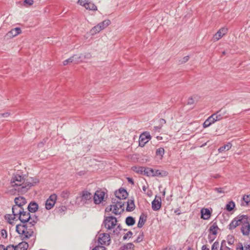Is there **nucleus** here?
I'll return each mask as SVG.
<instances>
[{"label": "nucleus", "mask_w": 250, "mask_h": 250, "mask_svg": "<svg viewBox=\"0 0 250 250\" xmlns=\"http://www.w3.org/2000/svg\"><path fill=\"white\" fill-rule=\"evenodd\" d=\"M118 207L120 209H121V210L120 211L121 213H122L124 212V206H125V203L124 202H122L121 201H119L118 202Z\"/></svg>", "instance_id": "8fccbe9b"}, {"label": "nucleus", "mask_w": 250, "mask_h": 250, "mask_svg": "<svg viewBox=\"0 0 250 250\" xmlns=\"http://www.w3.org/2000/svg\"><path fill=\"white\" fill-rule=\"evenodd\" d=\"M236 220L234 219L231 221L230 223L228 225V227L229 230H232L238 226L237 223H235Z\"/></svg>", "instance_id": "e433bc0d"}, {"label": "nucleus", "mask_w": 250, "mask_h": 250, "mask_svg": "<svg viewBox=\"0 0 250 250\" xmlns=\"http://www.w3.org/2000/svg\"><path fill=\"white\" fill-rule=\"evenodd\" d=\"M219 229L216 222H214L213 225L210 227L208 231L210 234L216 235L217 233V230Z\"/></svg>", "instance_id": "a878e982"}, {"label": "nucleus", "mask_w": 250, "mask_h": 250, "mask_svg": "<svg viewBox=\"0 0 250 250\" xmlns=\"http://www.w3.org/2000/svg\"><path fill=\"white\" fill-rule=\"evenodd\" d=\"M105 192L100 190H96L93 196V201L96 205L100 204L104 199Z\"/></svg>", "instance_id": "0eeeda50"}, {"label": "nucleus", "mask_w": 250, "mask_h": 250, "mask_svg": "<svg viewBox=\"0 0 250 250\" xmlns=\"http://www.w3.org/2000/svg\"><path fill=\"white\" fill-rule=\"evenodd\" d=\"M98 241V243L102 245H109L111 241L110 235L106 233H102L100 235Z\"/></svg>", "instance_id": "1a4fd4ad"}, {"label": "nucleus", "mask_w": 250, "mask_h": 250, "mask_svg": "<svg viewBox=\"0 0 250 250\" xmlns=\"http://www.w3.org/2000/svg\"><path fill=\"white\" fill-rule=\"evenodd\" d=\"M21 171L14 173L11 178L10 183L11 184L15 183L16 182H20L22 183L25 181V175H21Z\"/></svg>", "instance_id": "9d476101"}, {"label": "nucleus", "mask_w": 250, "mask_h": 250, "mask_svg": "<svg viewBox=\"0 0 250 250\" xmlns=\"http://www.w3.org/2000/svg\"><path fill=\"white\" fill-rule=\"evenodd\" d=\"M10 115V113L5 112L3 113H0V118L7 117Z\"/></svg>", "instance_id": "680f3d73"}, {"label": "nucleus", "mask_w": 250, "mask_h": 250, "mask_svg": "<svg viewBox=\"0 0 250 250\" xmlns=\"http://www.w3.org/2000/svg\"><path fill=\"white\" fill-rule=\"evenodd\" d=\"M144 175L147 176L153 177V174L154 173V169L150 167H145Z\"/></svg>", "instance_id": "473e14b6"}, {"label": "nucleus", "mask_w": 250, "mask_h": 250, "mask_svg": "<svg viewBox=\"0 0 250 250\" xmlns=\"http://www.w3.org/2000/svg\"><path fill=\"white\" fill-rule=\"evenodd\" d=\"M5 250H16V248H15V246L13 245H9L7 246L6 248H5Z\"/></svg>", "instance_id": "6e6d98bb"}, {"label": "nucleus", "mask_w": 250, "mask_h": 250, "mask_svg": "<svg viewBox=\"0 0 250 250\" xmlns=\"http://www.w3.org/2000/svg\"><path fill=\"white\" fill-rule=\"evenodd\" d=\"M39 209V205L35 201H31L27 207L28 210L31 213L36 212Z\"/></svg>", "instance_id": "dca6fc26"}, {"label": "nucleus", "mask_w": 250, "mask_h": 250, "mask_svg": "<svg viewBox=\"0 0 250 250\" xmlns=\"http://www.w3.org/2000/svg\"><path fill=\"white\" fill-rule=\"evenodd\" d=\"M159 129H161L162 127V126H163V125L166 124V120L162 118H161L159 120Z\"/></svg>", "instance_id": "603ef678"}, {"label": "nucleus", "mask_w": 250, "mask_h": 250, "mask_svg": "<svg viewBox=\"0 0 250 250\" xmlns=\"http://www.w3.org/2000/svg\"><path fill=\"white\" fill-rule=\"evenodd\" d=\"M214 190L218 193H224V191L222 190L221 188H216Z\"/></svg>", "instance_id": "0e129e2a"}, {"label": "nucleus", "mask_w": 250, "mask_h": 250, "mask_svg": "<svg viewBox=\"0 0 250 250\" xmlns=\"http://www.w3.org/2000/svg\"><path fill=\"white\" fill-rule=\"evenodd\" d=\"M219 243L218 241H215L213 243L211 246V250H218V248L219 247Z\"/></svg>", "instance_id": "09e8293b"}, {"label": "nucleus", "mask_w": 250, "mask_h": 250, "mask_svg": "<svg viewBox=\"0 0 250 250\" xmlns=\"http://www.w3.org/2000/svg\"><path fill=\"white\" fill-rule=\"evenodd\" d=\"M168 175V172L165 170H160L159 169L154 170L153 177L154 176H161L165 177Z\"/></svg>", "instance_id": "cd10ccee"}, {"label": "nucleus", "mask_w": 250, "mask_h": 250, "mask_svg": "<svg viewBox=\"0 0 250 250\" xmlns=\"http://www.w3.org/2000/svg\"><path fill=\"white\" fill-rule=\"evenodd\" d=\"M195 97H191L188 98L187 104L188 105H193L195 104L197 100H195Z\"/></svg>", "instance_id": "a18cd8bd"}, {"label": "nucleus", "mask_w": 250, "mask_h": 250, "mask_svg": "<svg viewBox=\"0 0 250 250\" xmlns=\"http://www.w3.org/2000/svg\"><path fill=\"white\" fill-rule=\"evenodd\" d=\"M111 23V21L109 20H105L99 23L98 24L99 26H100V28H102V30H103L105 27L108 26Z\"/></svg>", "instance_id": "f704fd0d"}, {"label": "nucleus", "mask_w": 250, "mask_h": 250, "mask_svg": "<svg viewBox=\"0 0 250 250\" xmlns=\"http://www.w3.org/2000/svg\"><path fill=\"white\" fill-rule=\"evenodd\" d=\"M133 233L131 231H128L126 234L124 235V236L123 237V240H125L127 239L128 237H131Z\"/></svg>", "instance_id": "3c124183"}, {"label": "nucleus", "mask_w": 250, "mask_h": 250, "mask_svg": "<svg viewBox=\"0 0 250 250\" xmlns=\"http://www.w3.org/2000/svg\"><path fill=\"white\" fill-rule=\"evenodd\" d=\"M122 227L121 224H118L116 228L113 230V234L114 235H118L120 233V231L122 230Z\"/></svg>", "instance_id": "c03bdc74"}, {"label": "nucleus", "mask_w": 250, "mask_h": 250, "mask_svg": "<svg viewBox=\"0 0 250 250\" xmlns=\"http://www.w3.org/2000/svg\"><path fill=\"white\" fill-rule=\"evenodd\" d=\"M57 198V196L56 194H52L46 200L45 202V208L47 210H49L54 207L56 203Z\"/></svg>", "instance_id": "6e6552de"}, {"label": "nucleus", "mask_w": 250, "mask_h": 250, "mask_svg": "<svg viewBox=\"0 0 250 250\" xmlns=\"http://www.w3.org/2000/svg\"><path fill=\"white\" fill-rule=\"evenodd\" d=\"M234 237L232 235H228L227 236L228 243L229 245H232L234 242Z\"/></svg>", "instance_id": "79ce46f5"}, {"label": "nucleus", "mask_w": 250, "mask_h": 250, "mask_svg": "<svg viewBox=\"0 0 250 250\" xmlns=\"http://www.w3.org/2000/svg\"><path fill=\"white\" fill-rule=\"evenodd\" d=\"M18 209V207L13 206L12 208V214H7L5 215L4 218L10 224H12L13 222L11 220L16 219V216L19 215L18 219L19 220L22 219H29V221L31 219V212L29 211L27 212L24 210H19L17 212H15V210Z\"/></svg>", "instance_id": "f03ea898"}, {"label": "nucleus", "mask_w": 250, "mask_h": 250, "mask_svg": "<svg viewBox=\"0 0 250 250\" xmlns=\"http://www.w3.org/2000/svg\"><path fill=\"white\" fill-rule=\"evenodd\" d=\"M145 167L141 166H133L131 169L137 173L144 174Z\"/></svg>", "instance_id": "bb28decb"}, {"label": "nucleus", "mask_w": 250, "mask_h": 250, "mask_svg": "<svg viewBox=\"0 0 250 250\" xmlns=\"http://www.w3.org/2000/svg\"><path fill=\"white\" fill-rule=\"evenodd\" d=\"M85 8L86 9H88L92 11H96L97 10V6L95 4L91 1H87L86 4H85Z\"/></svg>", "instance_id": "c756f323"}, {"label": "nucleus", "mask_w": 250, "mask_h": 250, "mask_svg": "<svg viewBox=\"0 0 250 250\" xmlns=\"http://www.w3.org/2000/svg\"><path fill=\"white\" fill-rule=\"evenodd\" d=\"M21 224L16 226V231L22 237L21 240H26L33 236L34 232L33 229L30 228L28 222L29 219H22L20 220Z\"/></svg>", "instance_id": "f257e3e1"}, {"label": "nucleus", "mask_w": 250, "mask_h": 250, "mask_svg": "<svg viewBox=\"0 0 250 250\" xmlns=\"http://www.w3.org/2000/svg\"><path fill=\"white\" fill-rule=\"evenodd\" d=\"M115 195L116 198L122 200L126 199L128 196V193L125 189L121 188L118 191L115 192Z\"/></svg>", "instance_id": "9b49d317"}, {"label": "nucleus", "mask_w": 250, "mask_h": 250, "mask_svg": "<svg viewBox=\"0 0 250 250\" xmlns=\"http://www.w3.org/2000/svg\"><path fill=\"white\" fill-rule=\"evenodd\" d=\"M165 153L164 148L163 147H160L156 150V155L157 156H160L163 157Z\"/></svg>", "instance_id": "a19ab883"}, {"label": "nucleus", "mask_w": 250, "mask_h": 250, "mask_svg": "<svg viewBox=\"0 0 250 250\" xmlns=\"http://www.w3.org/2000/svg\"><path fill=\"white\" fill-rule=\"evenodd\" d=\"M112 209V205H110L107 207L105 209V211L106 212H109L110 211H111Z\"/></svg>", "instance_id": "69168bd1"}, {"label": "nucleus", "mask_w": 250, "mask_h": 250, "mask_svg": "<svg viewBox=\"0 0 250 250\" xmlns=\"http://www.w3.org/2000/svg\"><path fill=\"white\" fill-rule=\"evenodd\" d=\"M243 201L246 203V205L243 206H248L249 202H250V194L244 195L243 197Z\"/></svg>", "instance_id": "37998d69"}, {"label": "nucleus", "mask_w": 250, "mask_h": 250, "mask_svg": "<svg viewBox=\"0 0 250 250\" xmlns=\"http://www.w3.org/2000/svg\"><path fill=\"white\" fill-rule=\"evenodd\" d=\"M235 207V203L233 201H230L227 204L226 206V209L228 211H232Z\"/></svg>", "instance_id": "2f4dec72"}, {"label": "nucleus", "mask_w": 250, "mask_h": 250, "mask_svg": "<svg viewBox=\"0 0 250 250\" xmlns=\"http://www.w3.org/2000/svg\"><path fill=\"white\" fill-rule=\"evenodd\" d=\"M245 250H250V244H245Z\"/></svg>", "instance_id": "774afa93"}, {"label": "nucleus", "mask_w": 250, "mask_h": 250, "mask_svg": "<svg viewBox=\"0 0 250 250\" xmlns=\"http://www.w3.org/2000/svg\"><path fill=\"white\" fill-rule=\"evenodd\" d=\"M225 113H226V111H224L223 108H222L220 110L212 114L211 116H213V118H214V120L216 122L222 119L223 116Z\"/></svg>", "instance_id": "412c9836"}, {"label": "nucleus", "mask_w": 250, "mask_h": 250, "mask_svg": "<svg viewBox=\"0 0 250 250\" xmlns=\"http://www.w3.org/2000/svg\"><path fill=\"white\" fill-rule=\"evenodd\" d=\"M213 116H210L203 123V127L207 128L215 122L214 118H213Z\"/></svg>", "instance_id": "5701e85b"}, {"label": "nucleus", "mask_w": 250, "mask_h": 250, "mask_svg": "<svg viewBox=\"0 0 250 250\" xmlns=\"http://www.w3.org/2000/svg\"><path fill=\"white\" fill-rule=\"evenodd\" d=\"M211 211L208 208H202L201 210V218L204 220L208 219L211 216Z\"/></svg>", "instance_id": "f3484780"}, {"label": "nucleus", "mask_w": 250, "mask_h": 250, "mask_svg": "<svg viewBox=\"0 0 250 250\" xmlns=\"http://www.w3.org/2000/svg\"><path fill=\"white\" fill-rule=\"evenodd\" d=\"M236 250H244V247L242 243H239Z\"/></svg>", "instance_id": "bf43d9fd"}, {"label": "nucleus", "mask_w": 250, "mask_h": 250, "mask_svg": "<svg viewBox=\"0 0 250 250\" xmlns=\"http://www.w3.org/2000/svg\"><path fill=\"white\" fill-rule=\"evenodd\" d=\"M125 223L128 226H132L135 223V220L134 218L132 216H127L125 218Z\"/></svg>", "instance_id": "c85d7f7f"}, {"label": "nucleus", "mask_w": 250, "mask_h": 250, "mask_svg": "<svg viewBox=\"0 0 250 250\" xmlns=\"http://www.w3.org/2000/svg\"><path fill=\"white\" fill-rule=\"evenodd\" d=\"M125 250H134V245L132 243H128L125 245Z\"/></svg>", "instance_id": "49530a36"}, {"label": "nucleus", "mask_w": 250, "mask_h": 250, "mask_svg": "<svg viewBox=\"0 0 250 250\" xmlns=\"http://www.w3.org/2000/svg\"><path fill=\"white\" fill-rule=\"evenodd\" d=\"M151 136L148 132H144L139 137V146L143 147L151 139Z\"/></svg>", "instance_id": "423d86ee"}, {"label": "nucleus", "mask_w": 250, "mask_h": 250, "mask_svg": "<svg viewBox=\"0 0 250 250\" xmlns=\"http://www.w3.org/2000/svg\"><path fill=\"white\" fill-rule=\"evenodd\" d=\"M189 59V56H188V55L184 57L182 59L179 60V64H182L186 63V62H187L188 61Z\"/></svg>", "instance_id": "de8ad7c7"}, {"label": "nucleus", "mask_w": 250, "mask_h": 250, "mask_svg": "<svg viewBox=\"0 0 250 250\" xmlns=\"http://www.w3.org/2000/svg\"><path fill=\"white\" fill-rule=\"evenodd\" d=\"M144 238V233L143 231H141L137 238V239L134 241V243H140L143 240Z\"/></svg>", "instance_id": "4c0bfd02"}, {"label": "nucleus", "mask_w": 250, "mask_h": 250, "mask_svg": "<svg viewBox=\"0 0 250 250\" xmlns=\"http://www.w3.org/2000/svg\"><path fill=\"white\" fill-rule=\"evenodd\" d=\"M126 179L127 180V182L131 184L132 185H134V182L133 179L132 178L127 177Z\"/></svg>", "instance_id": "e2e57ef3"}, {"label": "nucleus", "mask_w": 250, "mask_h": 250, "mask_svg": "<svg viewBox=\"0 0 250 250\" xmlns=\"http://www.w3.org/2000/svg\"><path fill=\"white\" fill-rule=\"evenodd\" d=\"M80 59V57L78 56L77 55H74L73 56L70 57L68 59L65 60L63 62V64L64 65H66L68 64L69 62H74L76 63L79 62V59Z\"/></svg>", "instance_id": "6ab92c4d"}, {"label": "nucleus", "mask_w": 250, "mask_h": 250, "mask_svg": "<svg viewBox=\"0 0 250 250\" xmlns=\"http://www.w3.org/2000/svg\"><path fill=\"white\" fill-rule=\"evenodd\" d=\"M231 144L230 143H228L227 144L220 147L218 150L220 153L224 151L229 150V149L231 148Z\"/></svg>", "instance_id": "72a5a7b5"}, {"label": "nucleus", "mask_w": 250, "mask_h": 250, "mask_svg": "<svg viewBox=\"0 0 250 250\" xmlns=\"http://www.w3.org/2000/svg\"><path fill=\"white\" fill-rule=\"evenodd\" d=\"M161 197L156 196L155 198L151 203L152 208L154 211H157L160 209L161 207Z\"/></svg>", "instance_id": "ddd939ff"}, {"label": "nucleus", "mask_w": 250, "mask_h": 250, "mask_svg": "<svg viewBox=\"0 0 250 250\" xmlns=\"http://www.w3.org/2000/svg\"><path fill=\"white\" fill-rule=\"evenodd\" d=\"M81 198V202L84 204H89L92 201V194L86 190L82 191L80 194Z\"/></svg>", "instance_id": "39448f33"}, {"label": "nucleus", "mask_w": 250, "mask_h": 250, "mask_svg": "<svg viewBox=\"0 0 250 250\" xmlns=\"http://www.w3.org/2000/svg\"><path fill=\"white\" fill-rule=\"evenodd\" d=\"M29 247V244L25 241H22L15 246L16 250H27Z\"/></svg>", "instance_id": "4be33fe9"}, {"label": "nucleus", "mask_w": 250, "mask_h": 250, "mask_svg": "<svg viewBox=\"0 0 250 250\" xmlns=\"http://www.w3.org/2000/svg\"><path fill=\"white\" fill-rule=\"evenodd\" d=\"M92 250H106V248L103 246H96Z\"/></svg>", "instance_id": "5fc2aeb1"}, {"label": "nucleus", "mask_w": 250, "mask_h": 250, "mask_svg": "<svg viewBox=\"0 0 250 250\" xmlns=\"http://www.w3.org/2000/svg\"><path fill=\"white\" fill-rule=\"evenodd\" d=\"M14 201L16 204L15 206L18 207V208H21V206L24 205L27 202L26 199L22 196L16 197Z\"/></svg>", "instance_id": "2eb2a0df"}, {"label": "nucleus", "mask_w": 250, "mask_h": 250, "mask_svg": "<svg viewBox=\"0 0 250 250\" xmlns=\"http://www.w3.org/2000/svg\"><path fill=\"white\" fill-rule=\"evenodd\" d=\"M117 223V218L113 216L105 217L103 221V225L107 229H113Z\"/></svg>", "instance_id": "20e7f679"}, {"label": "nucleus", "mask_w": 250, "mask_h": 250, "mask_svg": "<svg viewBox=\"0 0 250 250\" xmlns=\"http://www.w3.org/2000/svg\"><path fill=\"white\" fill-rule=\"evenodd\" d=\"M37 223V221L31 218V220L28 222V224L31 228V227H34Z\"/></svg>", "instance_id": "864d4df0"}, {"label": "nucleus", "mask_w": 250, "mask_h": 250, "mask_svg": "<svg viewBox=\"0 0 250 250\" xmlns=\"http://www.w3.org/2000/svg\"><path fill=\"white\" fill-rule=\"evenodd\" d=\"M248 219V217L246 215H242L237 217L234 218V220H235V223H237L238 226L240 225L241 224H244V222H245V220H247Z\"/></svg>", "instance_id": "b1692460"}, {"label": "nucleus", "mask_w": 250, "mask_h": 250, "mask_svg": "<svg viewBox=\"0 0 250 250\" xmlns=\"http://www.w3.org/2000/svg\"><path fill=\"white\" fill-rule=\"evenodd\" d=\"M39 182V180L37 178L30 177L25 178V181L21 184L15 183L12 185L13 187H15V190L21 194L26 193L31 187L34 186L36 184Z\"/></svg>", "instance_id": "7ed1b4c3"}, {"label": "nucleus", "mask_w": 250, "mask_h": 250, "mask_svg": "<svg viewBox=\"0 0 250 250\" xmlns=\"http://www.w3.org/2000/svg\"><path fill=\"white\" fill-rule=\"evenodd\" d=\"M21 32V30L20 27H16L9 31L7 33L6 36L10 38H13L20 34Z\"/></svg>", "instance_id": "a211bd4d"}, {"label": "nucleus", "mask_w": 250, "mask_h": 250, "mask_svg": "<svg viewBox=\"0 0 250 250\" xmlns=\"http://www.w3.org/2000/svg\"><path fill=\"white\" fill-rule=\"evenodd\" d=\"M135 208V205L134 203V198L132 197V199L128 200L127 202V207L126 208V211L130 212L133 211Z\"/></svg>", "instance_id": "aec40b11"}, {"label": "nucleus", "mask_w": 250, "mask_h": 250, "mask_svg": "<svg viewBox=\"0 0 250 250\" xmlns=\"http://www.w3.org/2000/svg\"><path fill=\"white\" fill-rule=\"evenodd\" d=\"M87 0H79L78 2L81 5L85 7V4H86L87 2Z\"/></svg>", "instance_id": "13d9d810"}, {"label": "nucleus", "mask_w": 250, "mask_h": 250, "mask_svg": "<svg viewBox=\"0 0 250 250\" xmlns=\"http://www.w3.org/2000/svg\"><path fill=\"white\" fill-rule=\"evenodd\" d=\"M66 210L67 208L65 206H61L56 208L55 209V211L60 215H62L64 214V212Z\"/></svg>", "instance_id": "7c9ffc66"}, {"label": "nucleus", "mask_w": 250, "mask_h": 250, "mask_svg": "<svg viewBox=\"0 0 250 250\" xmlns=\"http://www.w3.org/2000/svg\"><path fill=\"white\" fill-rule=\"evenodd\" d=\"M70 192L68 190H65L62 191L61 193V197L64 199H67L69 196Z\"/></svg>", "instance_id": "ea45409f"}, {"label": "nucleus", "mask_w": 250, "mask_h": 250, "mask_svg": "<svg viewBox=\"0 0 250 250\" xmlns=\"http://www.w3.org/2000/svg\"><path fill=\"white\" fill-rule=\"evenodd\" d=\"M100 27V26H99L98 24L97 25L93 27L91 29V33H92V34H95L100 32L102 30V28H101Z\"/></svg>", "instance_id": "c9c22d12"}, {"label": "nucleus", "mask_w": 250, "mask_h": 250, "mask_svg": "<svg viewBox=\"0 0 250 250\" xmlns=\"http://www.w3.org/2000/svg\"><path fill=\"white\" fill-rule=\"evenodd\" d=\"M241 230L243 235L248 236L249 235L250 232V224L248 219L245 220V222H244V224H243L241 227Z\"/></svg>", "instance_id": "4468645a"}, {"label": "nucleus", "mask_w": 250, "mask_h": 250, "mask_svg": "<svg viewBox=\"0 0 250 250\" xmlns=\"http://www.w3.org/2000/svg\"><path fill=\"white\" fill-rule=\"evenodd\" d=\"M24 2L28 5H31L33 4L34 1L33 0H24Z\"/></svg>", "instance_id": "052dcab7"}, {"label": "nucleus", "mask_w": 250, "mask_h": 250, "mask_svg": "<svg viewBox=\"0 0 250 250\" xmlns=\"http://www.w3.org/2000/svg\"><path fill=\"white\" fill-rule=\"evenodd\" d=\"M228 32V28L226 27H222L217 33L214 35L212 40L213 42H216L221 39L223 36L226 35Z\"/></svg>", "instance_id": "f8f14e48"}, {"label": "nucleus", "mask_w": 250, "mask_h": 250, "mask_svg": "<svg viewBox=\"0 0 250 250\" xmlns=\"http://www.w3.org/2000/svg\"><path fill=\"white\" fill-rule=\"evenodd\" d=\"M1 235L3 238H7V231L4 229H1Z\"/></svg>", "instance_id": "4d7b16f0"}, {"label": "nucleus", "mask_w": 250, "mask_h": 250, "mask_svg": "<svg viewBox=\"0 0 250 250\" xmlns=\"http://www.w3.org/2000/svg\"><path fill=\"white\" fill-rule=\"evenodd\" d=\"M112 208H113V213L115 215H118L121 214V212L119 211V208L118 207V204L113 205Z\"/></svg>", "instance_id": "58836bf2"}, {"label": "nucleus", "mask_w": 250, "mask_h": 250, "mask_svg": "<svg viewBox=\"0 0 250 250\" xmlns=\"http://www.w3.org/2000/svg\"><path fill=\"white\" fill-rule=\"evenodd\" d=\"M32 219H33V220H35L36 221H37L38 222V221H39V217L38 216L36 215H33L32 216Z\"/></svg>", "instance_id": "338daca9"}, {"label": "nucleus", "mask_w": 250, "mask_h": 250, "mask_svg": "<svg viewBox=\"0 0 250 250\" xmlns=\"http://www.w3.org/2000/svg\"><path fill=\"white\" fill-rule=\"evenodd\" d=\"M146 215H145L144 213H142L139 217V222L138 223L137 227L139 228H141L145 225L146 220Z\"/></svg>", "instance_id": "393cba45"}]
</instances>
